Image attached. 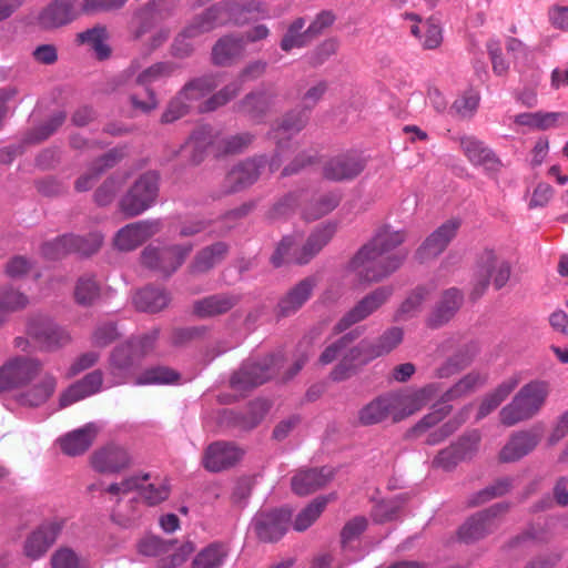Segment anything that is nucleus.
Here are the masks:
<instances>
[{
	"label": "nucleus",
	"instance_id": "obj_1",
	"mask_svg": "<svg viewBox=\"0 0 568 568\" xmlns=\"http://www.w3.org/2000/svg\"><path fill=\"white\" fill-rule=\"evenodd\" d=\"M549 385L535 379L525 384L513 399L499 410V423L511 427L537 416L546 404Z\"/></svg>",
	"mask_w": 568,
	"mask_h": 568
},
{
	"label": "nucleus",
	"instance_id": "obj_2",
	"mask_svg": "<svg viewBox=\"0 0 568 568\" xmlns=\"http://www.w3.org/2000/svg\"><path fill=\"white\" fill-rule=\"evenodd\" d=\"M334 233L335 226L333 225L327 224L318 226L310 234L305 244L293 252L292 250L295 243L294 237L284 236L273 253L271 262L275 267H280L286 262L298 265L307 264L332 240Z\"/></svg>",
	"mask_w": 568,
	"mask_h": 568
},
{
	"label": "nucleus",
	"instance_id": "obj_3",
	"mask_svg": "<svg viewBox=\"0 0 568 568\" xmlns=\"http://www.w3.org/2000/svg\"><path fill=\"white\" fill-rule=\"evenodd\" d=\"M406 258V254L385 255L363 246L349 262V268L362 282H379L387 277Z\"/></svg>",
	"mask_w": 568,
	"mask_h": 568
},
{
	"label": "nucleus",
	"instance_id": "obj_4",
	"mask_svg": "<svg viewBox=\"0 0 568 568\" xmlns=\"http://www.w3.org/2000/svg\"><path fill=\"white\" fill-rule=\"evenodd\" d=\"M193 250L191 243L187 244H149L141 252V264L168 278L172 276L185 262Z\"/></svg>",
	"mask_w": 568,
	"mask_h": 568
},
{
	"label": "nucleus",
	"instance_id": "obj_5",
	"mask_svg": "<svg viewBox=\"0 0 568 568\" xmlns=\"http://www.w3.org/2000/svg\"><path fill=\"white\" fill-rule=\"evenodd\" d=\"M160 175L155 171L141 174L119 201V210L134 217L152 207L159 196Z\"/></svg>",
	"mask_w": 568,
	"mask_h": 568
},
{
	"label": "nucleus",
	"instance_id": "obj_6",
	"mask_svg": "<svg viewBox=\"0 0 568 568\" xmlns=\"http://www.w3.org/2000/svg\"><path fill=\"white\" fill-rule=\"evenodd\" d=\"M216 85L217 82L213 73H205L185 84L179 95L170 102L162 114V122L172 123L184 116L189 112L191 102L201 100L210 94Z\"/></svg>",
	"mask_w": 568,
	"mask_h": 568
},
{
	"label": "nucleus",
	"instance_id": "obj_7",
	"mask_svg": "<svg viewBox=\"0 0 568 568\" xmlns=\"http://www.w3.org/2000/svg\"><path fill=\"white\" fill-rule=\"evenodd\" d=\"M280 359L273 354L260 361L246 359L231 377V387L237 392H245L264 384L276 373Z\"/></svg>",
	"mask_w": 568,
	"mask_h": 568
},
{
	"label": "nucleus",
	"instance_id": "obj_8",
	"mask_svg": "<svg viewBox=\"0 0 568 568\" xmlns=\"http://www.w3.org/2000/svg\"><path fill=\"white\" fill-rule=\"evenodd\" d=\"M480 435L471 430L459 436L447 447L437 452L432 460V467L444 471H453L460 463L471 459L479 446Z\"/></svg>",
	"mask_w": 568,
	"mask_h": 568
},
{
	"label": "nucleus",
	"instance_id": "obj_9",
	"mask_svg": "<svg viewBox=\"0 0 568 568\" xmlns=\"http://www.w3.org/2000/svg\"><path fill=\"white\" fill-rule=\"evenodd\" d=\"M393 292L392 286H381L372 291L338 320L333 327V332L341 334L351 326L366 320L390 298Z\"/></svg>",
	"mask_w": 568,
	"mask_h": 568
},
{
	"label": "nucleus",
	"instance_id": "obj_10",
	"mask_svg": "<svg viewBox=\"0 0 568 568\" xmlns=\"http://www.w3.org/2000/svg\"><path fill=\"white\" fill-rule=\"evenodd\" d=\"M42 371L41 361L17 356L4 363L0 368V392L27 386Z\"/></svg>",
	"mask_w": 568,
	"mask_h": 568
},
{
	"label": "nucleus",
	"instance_id": "obj_11",
	"mask_svg": "<svg viewBox=\"0 0 568 568\" xmlns=\"http://www.w3.org/2000/svg\"><path fill=\"white\" fill-rule=\"evenodd\" d=\"M223 26H244L252 19L268 18L267 4L261 0H226L215 3Z\"/></svg>",
	"mask_w": 568,
	"mask_h": 568
},
{
	"label": "nucleus",
	"instance_id": "obj_12",
	"mask_svg": "<svg viewBox=\"0 0 568 568\" xmlns=\"http://www.w3.org/2000/svg\"><path fill=\"white\" fill-rule=\"evenodd\" d=\"M292 513L287 509L258 511L252 519L251 526L257 538L264 542H273L284 536Z\"/></svg>",
	"mask_w": 568,
	"mask_h": 568
},
{
	"label": "nucleus",
	"instance_id": "obj_13",
	"mask_svg": "<svg viewBox=\"0 0 568 568\" xmlns=\"http://www.w3.org/2000/svg\"><path fill=\"white\" fill-rule=\"evenodd\" d=\"M462 225L459 219H450L434 230L417 248L415 256L424 263L439 256L456 237Z\"/></svg>",
	"mask_w": 568,
	"mask_h": 568
},
{
	"label": "nucleus",
	"instance_id": "obj_14",
	"mask_svg": "<svg viewBox=\"0 0 568 568\" xmlns=\"http://www.w3.org/2000/svg\"><path fill=\"white\" fill-rule=\"evenodd\" d=\"M173 3L170 0H152L139 9L131 20V32L139 40L151 29L171 16Z\"/></svg>",
	"mask_w": 568,
	"mask_h": 568
},
{
	"label": "nucleus",
	"instance_id": "obj_15",
	"mask_svg": "<svg viewBox=\"0 0 568 568\" xmlns=\"http://www.w3.org/2000/svg\"><path fill=\"white\" fill-rule=\"evenodd\" d=\"M29 335L44 351H57L71 343L70 333L59 324L48 318H36L28 326Z\"/></svg>",
	"mask_w": 568,
	"mask_h": 568
},
{
	"label": "nucleus",
	"instance_id": "obj_16",
	"mask_svg": "<svg viewBox=\"0 0 568 568\" xmlns=\"http://www.w3.org/2000/svg\"><path fill=\"white\" fill-rule=\"evenodd\" d=\"M326 90L327 87L325 82H318L310 88L302 97L301 110L288 112L278 125V131H283L284 133H298L306 125L310 112L318 103Z\"/></svg>",
	"mask_w": 568,
	"mask_h": 568
},
{
	"label": "nucleus",
	"instance_id": "obj_17",
	"mask_svg": "<svg viewBox=\"0 0 568 568\" xmlns=\"http://www.w3.org/2000/svg\"><path fill=\"white\" fill-rule=\"evenodd\" d=\"M162 230L160 220H142L120 229L114 244L121 251H132Z\"/></svg>",
	"mask_w": 568,
	"mask_h": 568
},
{
	"label": "nucleus",
	"instance_id": "obj_18",
	"mask_svg": "<svg viewBox=\"0 0 568 568\" xmlns=\"http://www.w3.org/2000/svg\"><path fill=\"white\" fill-rule=\"evenodd\" d=\"M131 463L129 452L114 444L100 448L91 456L92 467L102 474H118L130 467Z\"/></svg>",
	"mask_w": 568,
	"mask_h": 568
},
{
	"label": "nucleus",
	"instance_id": "obj_19",
	"mask_svg": "<svg viewBox=\"0 0 568 568\" xmlns=\"http://www.w3.org/2000/svg\"><path fill=\"white\" fill-rule=\"evenodd\" d=\"M464 294L456 287L445 290L426 318V325L436 329L447 324L462 307Z\"/></svg>",
	"mask_w": 568,
	"mask_h": 568
},
{
	"label": "nucleus",
	"instance_id": "obj_20",
	"mask_svg": "<svg viewBox=\"0 0 568 568\" xmlns=\"http://www.w3.org/2000/svg\"><path fill=\"white\" fill-rule=\"evenodd\" d=\"M318 281L312 275L301 280L277 303V314L287 317L295 314L312 296Z\"/></svg>",
	"mask_w": 568,
	"mask_h": 568
},
{
	"label": "nucleus",
	"instance_id": "obj_21",
	"mask_svg": "<svg viewBox=\"0 0 568 568\" xmlns=\"http://www.w3.org/2000/svg\"><path fill=\"white\" fill-rule=\"evenodd\" d=\"M242 455L243 452L235 445L215 442L205 449L202 463L209 471L217 473L234 466Z\"/></svg>",
	"mask_w": 568,
	"mask_h": 568
},
{
	"label": "nucleus",
	"instance_id": "obj_22",
	"mask_svg": "<svg viewBox=\"0 0 568 568\" xmlns=\"http://www.w3.org/2000/svg\"><path fill=\"white\" fill-rule=\"evenodd\" d=\"M540 440L539 434L534 429L514 432L499 450V460L517 462L531 453Z\"/></svg>",
	"mask_w": 568,
	"mask_h": 568
},
{
	"label": "nucleus",
	"instance_id": "obj_23",
	"mask_svg": "<svg viewBox=\"0 0 568 568\" xmlns=\"http://www.w3.org/2000/svg\"><path fill=\"white\" fill-rule=\"evenodd\" d=\"M496 520L497 506L494 505L468 518L459 527L458 538L466 544L479 540L494 529Z\"/></svg>",
	"mask_w": 568,
	"mask_h": 568
},
{
	"label": "nucleus",
	"instance_id": "obj_24",
	"mask_svg": "<svg viewBox=\"0 0 568 568\" xmlns=\"http://www.w3.org/2000/svg\"><path fill=\"white\" fill-rule=\"evenodd\" d=\"M265 164L266 158L260 156L247 159L235 165L225 178L227 192H237L252 185L260 178Z\"/></svg>",
	"mask_w": 568,
	"mask_h": 568
},
{
	"label": "nucleus",
	"instance_id": "obj_25",
	"mask_svg": "<svg viewBox=\"0 0 568 568\" xmlns=\"http://www.w3.org/2000/svg\"><path fill=\"white\" fill-rule=\"evenodd\" d=\"M365 168V162L352 154H339L329 159L323 168L325 179L342 182L349 181L359 175Z\"/></svg>",
	"mask_w": 568,
	"mask_h": 568
},
{
	"label": "nucleus",
	"instance_id": "obj_26",
	"mask_svg": "<svg viewBox=\"0 0 568 568\" xmlns=\"http://www.w3.org/2000/svg\"><path fill=\"white\" fill-rule=\"evenodd\" d=\"M175 541L173 540H162L156 536H148L143 538L139 545L138 549L141 555L149 557H159L164 556L161 559V568H174L180 566L185 560V555H181L176 551L172 552L174 549Z\"/></svg>",
	"mask_w": 568,
	"mask_h": 568
},
{
	"label": "nucleus",
	"instance_id": "obj_27",
	"mask_svg": "<svg viewBox=\"0 0 568 568\" xmlns=\"http://www.w3.org/2000/svg\"><path fill=\"white\" fill-rule=\"evenodd\" d=\"M245 41L240 34L221 37L212 48V62L216 67L227 68L244 57Z\"/></svg>",
	"mask_w": 568,
	"mask_h": 568
},
{
	"label": "nucleus",
	"instance_id": "obj_28",
	"mask_svg": "<svg viewBox=\"0 0 568 568\" xmlns=\"http://www.w3.org/2000/svg\"><path fill=\"white\" fill-rule=\"evenodd\" d=\"M102 383L103 375L100 369L88 373L84 377L72 384L61 394L59 398L60 407H67L75 402L99 393L102 388Z\"/></svg>",
	"mask_w": 568,
	"mask_h": 568
},
{
	"label": "nucleus",
	"instance_id": "obj_29",
	"mask_svg": "<svg viewBox=\"0 0 568 568\" xmlns=\"http://www.w3.org/2000/svg\"><path fill=\"white\" fill-rule=\"evenodd\" d=\"M334 477L328 467L301 469L292 478V489L300 496H305L323 488Z\"/></svg>",
	"mask_w": 568,
	"mask_h": 568
},
{
	"label": "nucleus",
	"instance_id": "obj_30",
	"mask_svg": "<svg viewBox=\"0 0 568 568\" xmlns=\"http://www.w3.org/2000/svg\"><path fill=\"white\" fill-rule=\"evenodd\" d=\"M396 402L395 394H385L374 398L359 410V423L365 426L375 425L389 417L395 422Z\"/></svg>",
	"mask_w": 568,
	"mask_h": 568
},
{
	"label": "nucleus",
	"instance_id": "obj_31",
	"mask_svg": "<svg viewBox=\"0 0 568 568\" xmlns=\"http://www.w3.org/2000/svg\"><path fill=\"white\" fill-rule=\"evenodd\" d=\"M55 388V376L50 373H45L38 383L18 393L16 400L19 405L24 407H39L52 397Z\"/></svg>",
	"mask_w": 568,
	"mask_h": 568
},
{
	"label": "nucleus",
	"instance_id": "obj_32",
	"mask_svg": "<svg viewBox=\"0 0 568 568\" xmlns=\"http://www.w3.org/2000/svg\"><path fill=\"white\" fill-rule=\"evenodd\" d=\"M229 248V245L221 241L201 248L191 261L187 267L189 273L201 275L210 272L225 260Z\"/></svg>",
	"mask_w": 568,
	"mask_h": 568
},
{
	"label": "nucleus",
	"instance_id": "obj_33",
	"mask_svg": "<svg viewBox=\"0 0 568 568\" xmlns=\"http://www.w3.org/2000/svg\"><path fill=\"white\" fill-rule=\"evenodd\" d=\"M61 529L62 525L60 523H48L40 526L27 538L24 544L26 555L32 559L43 556L57 540Z\"/></svg>",
	"mask_w": 568,
	"mask_h": 568
},
{
	"label": "nucleus",
	"instance_id": "obj_34",
	"mask_svg": "<svg viewBox=\"0 0 568 568\" xmlns=\"http://www.w3.org/2000/svg\"><path fill=\"white\" fill-rule=\"evenodd\" d=\"M98 433L99 426L94 423H88L83 427L61 437L59 439L60 447L65 455H82L93 444Z\"/></svg>",
	"mask_w": 568,
	"mask_h": 568
},
{
	"label": "nucleus",
	"instance_id": "obj_35",
	"mask_svg": "<svg viewBox=\"0 0 568 568\" xmlns=\"http://www.w3.org/2000/svg\"><path fill=\"white\" fill-rule=\"evenodd\" d=\"M240 302V296L220 293L197 300L193 304V313L200 318L222 315L231 311Z\"/></svg>",
	"mask_w": 568,
	"mask_h": 568
},
{
	"label": "nucleus",
	"instance_id": "obj_36",
	"mask_svg": "<svg viewBox=\"0 0 568 568\" xmlns=\"http://www.w3.org/2000/svg\"><path fill=\"white\" fill-rule=\"evenodd\" d=\"M404 332L399 327L386 329L376 342L363 339L358 343L365 359L371 362L377 357L390 353L403 341Z\"/></svg>",
	"mask_w": 568,
	"mask_h": 568
},
{
	"label": "nucleus",
	"instance_id": "obj_37",
	"mask_svg": "<svg viewBox=\"0 0 568 568\" xmlns=\"http://www.w3.org/2000/svg\"><path fill=\"white\" fill-rule=\"evenodd\" d=\"M436 390V386L434 384H429L410 395L402 396L395 394V398L397 399L395 422H400L425 407L433 398Z\"/></svg>",
	"mask_w": 568,
	"mask_h": 568
},
{
	"label": "nucleus",
	"instance_id": "obj_38",
	"mask_svg": "<svg viewBox=\"0 0 568 568\" xmlns=\"http://www.w3.org/2000/svg\"><path fill=\"white\" fill-rule=\"evenodd\" d=\"M460 145L470 162L475 165H481L487 174L495 179L497 159L491 150L487 149L481 141L474 136L463 138Z\"/></svg>",
	"mask_w": 568,
	"mask_h": 568
},
{
	"label": "nucleus",
	"instance_id": "obj_39",
	"mask_svg": "<svg viewBox=\"0 0 568 568\" xmlns=\"http://www.w3.org/2000/svg\"><path fill=\"white\" fill-rule=\"evenodd\" d=\"M75 17L72 2L55 0L41 11L39 23L45 29H52L70 23Z\"/></svg>",
	"mask_w": 568,
	"mask_h": 568
},
{
	"label": "nucleus",
	"instance_id": "obj_40",
	"mask_svg": "<svg viewBox=\"0 0 568 568\" xmlns=\"http://www.w3.org/2000/svg\"><path fill=\"white\" fill-rule=\"evenodd\" d=\"M171 301L170 294L159 287L146 286L135 293L133 303L136 310L148 313H158L165 308Z\"/></svg>",
	"mask_w": 568,
	"mask_h": 568
},
{
	"label": "nucleus",
	"instance_id": "obj_41",
	"mask_svg": "<svg viewBox=\"0 0 568 568\" xmlns=\"http://www.w3.org/2000/svg\"><path fill=\"white\" fill-rule=\"evenodd\" d=\"M102 287L93 274H83L75 281L73 288L74 302L82 307H90L101 298Z\"/></svg>",
	"mask_w": 568,
	"mask_h": 568
},
{
	"label": "nucleus",
	"instance_id": "obj_42",
	"mask_svg": "<svg viewBox=\"0 0 568 568\" xmlns=\"http://www.w3.org/2000/svg\"><path fill=\"white\" fill-rule=\"evenodd\" d=\"M136 349L130 342L116 346L109 359V371L114 377H123L139 362Z\"/></svg>",
	"mask_w": 568,
	"mask_h": 568
},
{
	"label": "nucleus",
	"instance_id": "obj_43",
	"mask_svg": "<svg viewBox=\"0 0 568 568\" xmlns=\"http://www.w3.org/2000/svg\"><path fill=\"white\" fill-rule=\"evenodd\" d=\"M306 21L303 17L295 18L288 26L283 34L280 48L290 52L293 49H302L307 47L313 39L308 33V29L305 28Z\"/></svg>",
	"mask_w": 568,
	"mask_h": 568
},
{
	"label": "nucleus",
	"instance_id": "obj_44",
	"mask_svg": "<svg viewBox=\"0 0 568 568\" xmlns=\"http://www.w3.org/2000/svg\"><path fill=\"white\" fill-rule=\"evenodd\" d=\"M453 410V406L444 402L443 397L438 403L433 405L432 410L420 418L408 432L412 438H418L432 428L442 423Z\"/></svg>",
	"mask_w": 568,
	"mask_h": 568
},
{
	"label": "nucleus",
	"instance_id": "obj_45",
	"mask_svg": "<svg viewBox=\"0 0 568 568\" xmlns=\"http://www.w3.org/2000/svg\"><path fill=\"white\" fill-rule=\"evenodd\" d=\"M405 239L406 234L404 231H395L389 226H384L364 246L379 254L393 255L392 251L399 246Z\"/></svg>",
	"mask_w": 568,
	"mask_h": 568
},
{
	"label": "nucleus",
	"instance_id": "obj_46",
	"mask_svg": "<svg viewBox=\"0 0 568 568\" xmlns=\"http://www.w3.org/2000/svg\"><path fill=\"white\" fill-rule=\"evenodd\" d=\"M367 363L368 361L365 359L364 353L357 344L349 348L338 364L331 371L329 378L333 382L346 381L355 374L357 365H365Z\"/></svg>",
	"mask_w": 568,
	"mask_h": 568
},
{
	"label": "nucleus",
	"instance_id": "obj_47",
	"mask_svg": "<svg viewBox=\"0 0 568 568\" xmlns=\"http://www.w3.org/2000/svg\"><path fill=\"white\" fill-rule=\"evenodd\" d=\"M362 329L355 328L333 341L320 355L318 363L325 366L332 364L336 359L341 361L345 353L353 347L351 345L362 335Z\"/></svg>",
	"mask_w": 568,
	"mask_h": 568
},
{
	"label": "nucleus",
	"instance_id": "obj_48",
	"mask_svg": "<svg viewBox=\"0 0 568 568\" xmlns=\"http://www.w3.org/2000/svg\"><path fill=\"white\" fill-rule=\"evenodd\" d=\"M221 26H223L222 20L215 4H213L203 13L194 18L181 32H183V37L195 39Z\"/></svg>",
	"mask_w": 568,
	"mask_h": 568
},
{
	"label": "nucleus",
	"instance_id": "obj_49",
	"mask_svg": "<svg viewBox=\"0 0 568 568\" xmlns=\"http://www.w3.org/2000/svg\"><path fill=\"white\" fill-rule=\"evenodd\" d=\"M471 410V406H464L455 416L448 419L438 428L428 432L425 444L429 446L438 445L444 442L446 438L452 436L460 426L468 419Z\"/></svg>",
	"mask_w": 568,
	"mask_h": 568
},
{
	"label": "nucleus",
	"instance_id": "obj_50",
	"mask_svg": "<svg viewBox=\"0 0 568 568\" xmlns=\"http://www.w3.org/2000/svg\"><path fill=\"white\" fill-rule=\"evenodd\" d=\"M471 410V406H464L455 416L448 419L438 428L428 432L425 444L429 446L438 445L444 442L446 438L452 436L460 426L468 419Z\"/></svg>",
	"mask_w": 568,
	"mask_h": 568
},
{
	"label": "nucleus",
	"instance_id": "obj_51",
	"mask_svg": "<svg viewBox=\"0 0 568 568\" xmlns=\"http://www.w3.org/2000/svg\"><path fill=\"white\" fill-rule=\"evenodd\" d=\"M229 556V548L222 542H212L193 559V568H221Z\"/></svg>",
	"mask_w": 568,
	"mask_h": 568
},
{
	"label": "nucleus",
	"instance_id": "obj_52",
	"mask_svg": "<svg viewBox=\"0 0 568 568\" xmlns=\"http://www.w3.org/2000/svg\"><path fill=\"white\" fill-rule=\"evenodd\" d=\"M486 383V376L471 372L459 379L453 387L443 394L444 402L456 400L470 395Z\"/></svg>",
	"mask_w": 568,
	"mask_h": 568
},
{
	"label": "nucleus",
	"instance_id": "obj_53",
	"mask_svg": "<svg viewBox=\"0 0 568 568\" xmlns=\"http://www.w3.org/2000/svg\"><path fill=\"white\" fill-rule=\"evenodd\" d=\"M180 374L165 366H153L144 369L135 378V385H169L178 383Z\"/></svg>",
	"mask_w": 568,
	"mask_h": 568
},
{
	"label": "nucleus",
	"instance_id": "obj_54",
	"mask_svg": "<svg viewBox=\"0 0 568 568\" xmlns=\"http://www.w3.org/2000/svg\"><path fill=\"white\" fill-rule=\"evenodd\" d=\"M496 255L494 250L485 251L478 262L477 283L471 292V298L476 300L483 295L489 284V278L496 270Z\"/></svg>",
	"mask_w": 568,
	"mask_h": 568
},
{
	"label": "nucleus",
	"instance_id": "obj_55",
	"mask_svg": "<svg viewBox=\"0 0 568 568\" xmlns=\"http://www.w3.org/2000/svg\"><path fill=\"white\" fill-rule=\"evenodd\" d=\"M128 180L125 173H114L106 178L94 192V202L99 206L110 205L118 192L123 187Z\"/></svg>",
	"mask_w": 568,
	"mask_h": 568
},
{
	"label": "nucleus",
	"instance_id": "obj_56",
	"mask_svg": "<svg viewBox=\"0 0 568 568\" xmlns=\"http://www.w3.org/2000/svg\"><path fill=\"white\" fill-rule=\"evenodd\" d=\"M68 241L70 254L90 256L98 252L103 242V236L99 232H92L84 236L68 234Z\"/></svg>",
	"mask_w": 568,
	"mask_h": 568
},
{
	"label": "nucleus",
	"instance_id": "obj_57",
	"mask_svg": "<svg viewBox=\"0 0 568 568\" xmlns=\"http://www.w3.org/2000/svg\"><path fill=\"white\" fill-rule=\"evenodd\" d=\"M341 202V195L336 192H328L312 200L304 210L306 220H317L332 212Z\"/></svg>",
	"mask_w": 568,
	"mask_h": 568
},
{
	"label": "nucleus",
	"instance_id": "obj_58",
	"mask_svg": "<svg viewBox=\"0 0 568 568\" xmlns=\"http://www.w3.org/2000/svg\"><path fill=\"white\" fill-rule=\"evenodd\" d=\"M410 32L419 39L422 47L427 50L436 49L443 41L440 27L430 20L413 24Z\"/></svg>",
	"mask_w": 568,
	"mask_h": 568
},
{
	"label": "nucleus",
	"instance_id": "obj_59",
	"mask_svg": "<svg viewBox=\"0 0 568 568\" xmlns=\"http://www.w3.org/2000/svg\"><path fill=\"white\" fill-rule=\"evenodd\" d=\"M479 101V93L474 89H468L454 101L450 112L458 119H470L476 113Z\"/></svg>",
	"mask_w": 568,
	"mask_h": 568
},
{
	"label": "nucleus",
	"instance_id": "obj_60",
	"mask_svg": "<svg viewBox=\"0 0 568 568\" xmlns=\"http://www.w3.org/2000/svg\"><path fill=\"white\" fill-rule=\"evenodd\" d=\"M428 296V291L423 287H416L400 304L399 308L395 314L396 321H406L414 317L420 312L422 305Z\"/></svg>",
	"mask_w": 568,
	"mask_h": 568
},
{
	"label": "nucleus",
	"instance_id": "obj_61",
	"mask_svg": "<svg viewBox=\"0 0 568 568\" xmlns=\"http://www.w3.org/2000/svg\"><path fill=\"white\" fill-rule=\"evenodd\" d=\"M326 497H317L302 509L295 518L294 529L297 531L306 530L323 513L327 505Z\"/></svg>",
	"mask_w": 568,
	"mask_h": 568
},
{
	"label": "nucleus",
	"instance_id": "obj_62",
	"mask_svg": "<svg viewBox=\"0 0 568 568\" xmlns=\"http://www.w3.org/2000/svg\"><path fill=\"white\" fill-rule=\"evenodd\" d=\"M50 564L52 568H90L85 558L68 547L57 549L51 556Z\"/></svg>",
	"mask_w": 568,
	"mask_h": 568
},
{
	"label": "nucleus",
	"instance_id": "obj_63",
	"mask_svg": "<svg viewBox=\"0 0 568 568\" xmlns=\"http://www.w3.org/2000/svg\"><path fill=\"white\" fill-rule=\"evenodd\" d=\"M241 89L239 82L230 83L199 105L200 112H211L235 98Z\"/></svg>",
	"mask_w": 568,
	"mask_h": 568
},
{
	"label": "nucleus",
	"instance_id": "obj_64",
	"mask_svg": "<svg viewBox=\"0 0 568 568\" xmlns=\"http://www.w3.org/2000/svg\"><path fill=\"white\" fill-rule=\"evenodd\" d=\"M28 303V296L12 287L0 290V311L4 316L7 313L24 308Z\"/></svg>",
	"mask_w": 568,
	"mask_h": 568
}]
</instances>
